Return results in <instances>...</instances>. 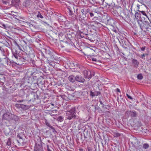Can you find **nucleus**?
<instances>
[{
  "label": "nucleus",
  "mask_w": 151,
  "mask_h": 151,
  "mask_svg": "<svg viewBox=\"0 0 151 151\" xmlns=\"http://www.w3.org/2000/svg\"><path fill=\"white\" fill-rule=\"evenodd\" d=\"M12 52L13 56L14 57L13 61L19 65H21L22 63L25 61L26 58L23 56H20L19 55L18 52L15 49H12Z\"/></svg>",
  "instance_id": "obj_1"
},
{
  "label": "nucleus",
  "mask_w": 151,
  "mask_h": 151,
  "mask_svg": "<svg viewBox=\"0 0 151 151\" xmlns=\"http://www.w3.org/2000/svg\"><path fill=\"white\" fill-rule=\"evenodd\" d=\"M87 24L89 28L93 29L94 30H96L99 28L104 27L102 24L98 22L95 21L89 22Z\"/></svg>",
  "instance_id": "obj_2"
},
{
  "label": "nucleus",
  "mask_w": 151,
  "mask_h": 151,
  "mask_svg": "<svg viewBox=\"0 0 151 151\" xmlns=\"http://www.w3.org/2000/svg\"><path fill=\"white\" fill-rule=\"evenodd\" d=\"M3 119L9 121L12 120L17 121L19 119L18 116L9 112H6L3 114Z\"/></svg>",
  "instance_id": "obj_3"
},
{
  "label": "nucleus",
  "mask_w": 151,
  "mask_h": 151,
  "mask_svg": "<svg viewBox=\"0 0 151 151\" xmlns=\"http://www.w3.org/2000/svg\"><path fill=\"white\" fill-rule=\"evenodd\" d=\"M23 48L24 51L27 55L32 57L35 56L34 50L32 47L26 46L23 47Z\"/></svg>",
  "instance_id": "obj_4"
},
{
  "label": "nucleus",
  "mask_w": 151,
  "mask_h": 151,
  "mask_svg": "<svg viewBox=\"0 0 151 151\" xmlns=\"http://www.w3.org/2000/svg\"><path fill=\"white\" fill-rule=\"evenodd\" d=\"M96 48L93 47V49L88 47L87 48L84 52L85 55L88 56V58H91L92 56L94 55V52L96 50Z\"/></svg>",
  "instance_id": "obj_5"
},
{
  "label": "nucleus",
  "mask_w": 151,
  "mask_h": 151,
  "mask_svg": "<svg viewBox=\"0 0 151 151\" xmlns=\"http://www.w3.org/2000/svg\"><path fill=\"white\" fill-rule=\"evenodd\" d=\"M138 22L140 24L139 26L141 29L143 30H147L150 27H151L148 22H143L141 21H138Z\"/></svg>",
  "instance_id": "obj_6"
},
{
  "label": "nucleus",
  "mask_w": 151,
  "mask_h": 151,
  "mask_svg": "<svg viewBox=\"0 0 151 151\" xmlns=\"http://www.w3.org/2000/svg\"><path fill=\"white\" fill-rule=\"evenodd\" d=\"M75 112L72 111H68L66 112V118L69 120L72 119L73 118H76Z\"/></svg>",
  "instance_id": "obj_7"
},
{
  "label": "nucleus",
  "mask_w": 151,
  "mask_h": 151,
  "mask_svg": "<svg viewBox=\"0 0 151 151\" xmlns=\"http://www.w3.org/2000/svg\"><path fill=\"white\" fill-rule=\"evenodd\" d=\"M36 70L34 69H29L27 72L26 75L28 77L30 78L31 76H33V74H36Z\"/></svg>",
  "instance_id": "obj_8"
},
{
  "label": "nucleus",
  "mask_w": 151,
  "mask_h": 151,
  "mask_svg": "<svg viewBox=\"0 0 151 151\" xmlns=\"http://www.w3.org/2000/svg\"><path fill=\"white\" fill-rule=\"evenodd\" d=\"M34 151H43L42 145L37 143L36 144Z\"/></svg>",
  "instance_id": "obj_9"
},
{
  "label": "nucleus",
  "mask_w": 151,
  "mask_h": 151,
  "mask_svg": "<svg viewBox=\"0 0 151 151\" xmlns=\"http://www.w3.org/2000/svg\"><path fill=\"white\" fill-rule=\"evenodd\" d=\"M75 80L81 83H83L85 80L81 75H77L75 77Z\"/></svg>",
  "instance_id": "obj_10"
},
{
  "label": "nucleus",
  "mask_w": 151,
  "mask_h": 151,
  "mask_svg": "<svg viewBox=\"0 0 151 151\" xmlns=\"http://www.w3.org/2000/svg\"><path fill=\"white\" fill-rule=\"evenodd\" d=\"M49 60H47V62L51 66L54 67L55 66V64L54 63L55 62V60L54 59V57H51Z\"/></svg>",
  "instance_id": "obj_11"
},
{
  "label": "nucleus",
  "mask_w": 151,
  "mask_h": 151,
  "mask_svg": "<svg viewBox=\"0 0 151 151\" xmlns=\"http://www.w3.org/2000/svg\"><path fill=\"white\" fill-rule=\"evenodd\" d=\"M137 9L138 10V11L141 12L143 15L146 17H147V14L145 11H143L142 10H139V9H140V7L142 6V5H139L137 4Z\"/></svg>",
  "instance_id": "obj_12"
},
{
  "label": "nucleus",
  "mask_w": 151,
  "mask_h": 151,
  "mask_svg": "<svg viewBox=\"0 0 151 151\" xmlns=\"http://www.w3.org/2000/svg\"><path fill=\"white\" fill-rule=\"evenodd\" d=\"M83 73L85 77L89 78L91 77V73L90 71L85 70L83 71Z\"/></svg>",
  "instance_id": "obj_13"
},
{
  "label": "nucleus",
  "mask_w": 151,
  "mask_h": 151,
  "mask_svg": "<svg viewBox=\"0 0 151 151\" xmlns=\"http://www.w3.org/2000/svg\"><path fill=\"white\" fill-rule=\"evenodd\" d=\"M65 47L67 48L70 47L72 45L71 41L69 39H66V40H65Z\"/></svg>",
  "instance_id": "obj_14"
},
{
  "label": "nucleus",
  "mask_w": 151,
  "mask_h": 151,
  "mask_svg": "<svg viewBox=\"0 0 151 151\" xmlns=\"http://www.w3.org/2000/svg\"><path fill=\"white\" fill-rule=\"evenodd\" d=\"M126 12V11L124 10H123L121 12L120 15L122 19L124 18V17H127V14Z\"/></svg>",
  "instance_id": "obj_15"
},
{
  "label": "nucleus",
  "mask_w": 151,
  "mask_h": 151,
  "mask_svg": "<svg viewBox=\"0 0 151 151\" xmlns=\"http://www.w3.org/2000/svg\"><path fill=\"white\" fill-rule=\"evenodd\" d=\"M65 40H60V45L62 48L65 47Z\"/></svg>",
  "instance_id": "obj_16"
},
{
  "label": "nucleus",
  "mask_w": 151,
  "mask_h": 151,
  "mask_svg": "<svg viewBox=\"0 0 151 151\" xmlns=\"http://www.w3.org/2000/svg\"><path fill=\"white\" fill-rule=\"evenodd\" d=\"M36 74H33V79L35 80L37 79L40 76L39 73L36 70Z\"/></svg>",
  "instance_id": "obj_17"
},
{
  "label": "nucleus",
  "mask_w": 151,
  "mask_h": 151,
  "mask_svg": "<svg viewBox=\"0 0 151 151\" xmlns=\"http://www.w3.org/2000/svg\"><path fill=\"white\" fill-rule=\"evenodd\" d=\"M114 21L112 19L110 18L107 21V23L109 25L111 26L113 25V24L114 23Z\"/></svg>",
  "instance_id": "obj_18"
},
{
  "label": "nucleus",
  "mask_w": 151,
  "mask_h": 151,
  "mask_svg": "<svg viewBox=\"0 0 151 151\" xmlns=\"http://www.w3.org/2000/svg\"><path fill=\"white\" fill-rule=\"evenodd\" d=\"M132 63L137 67L138 66L139 62L137 60L135 59H133L132 60Z\"/></svg>",
  "instance_id": "obj_19"
},
{
  "label": "nucleus",
  "mask_w": 151,
  "mask_h": 151,
  "mask_svg": "<svg viewBox=\"0 0 151 151\" xmlns=\"http://www.w3.org/2000/svg\"><path fill=\"white\" fill-rule=\"evenodd\" d=\"M69 81L71 82H74L75 81L74 76L73 75L70 76L68 78Z\"/></svg>",
  "instance_id": "obj_20"
},
{
  "label": "nucleus",
  "mask_w": 151,
  "mask_h": 151,
  "mask_svg": "<svg viewBox=\"0 0 151 151\" xmlns=\"http://www.w3.org/2000/svg\"><path fill=\"white\" fill-rule=\"evenodd\" d=\"M128 113H129L130 114L132 117H135L136 116L137 114L135 111H134V112H132L131 111H128Z\"/></svg>",
  "instance_id": "obj_21"
},
{
  "label": "nucleus",
  "mask_w": 151,
  "mask_h": 151,
  "mask_svg": "<svg viewBox=\"0 0 151 151\" xmlns=\"http://www.w3.org/2000/svg\"><path fill=\"white\" fill-rule=\"evenodd\" d=\"M1 64L4 65L5 64L7 63L8 62L7 59V58H4L2 59V60H1Z\"/></svg>",
  "instance_id": "obj_22"
},
{
  "label": "nucleus",
  "mask_w": 151,
  "mask_h": 151,
  "mask_svg": "<svg viewBox=\"0 0 151 151\" xmlns=\"http://www.w3.org/2000/svg\"><path fill=\"white\" fill-rule=\"evenodd\" d=\"M30 4V3L29 1H25L23 3V5L25 6H28Z\"/></svg>",
  "instance_id": "obj_23"
},
{
  "label": "nucleus",
  "mask_w": 151,
  "mask_h": 151,
  "mask_svg": "<svg viewBox=\"0 0 151 151\" xmlns=\"http://www.w3.org/2000/svg\"><path fill=\"white\" fill-rule=\"evenodd\" d=\"M57 111L56 110H54L52 111L49 113V114L52 116L55 115V114H53L55 113H57Z\"/></svg>",
  "instance_id": "obj_24"
},
{
  "label": "nucleus",
  "mask_w": 151,
  "mask_h": 151,
  "mask_svg": "<svg viewBox=\"0 0 151 151\" xmlns=\"http://www.w3.org/2000/svg\"><path fill=\"white\" fill-rule=\"evenodd\" d=\"M56 35H58V37L59 38H60V40L61 39L60 37H62L63 36V34L62 33V32H57L56 33H55Z\"/></svg>",
  "instance_id": "obj_25"
},
{
  "label": "nucleus",
  "mask_w": 151,
  "mask_h": 151,
  "mask_svg": "<svg viewBox=\"0 0 151 151\" xmlns=\"http://www.w3.org/2000/svg\"><path fill=\"white\" fill-rule=\"evenodd\" d=\"M68 10L69 11V15L70 16H72L73 15V11L71 10V9L69 8H68Z\"/></svg>",
  "instance_id": "obj_26"
},
{
  "label": "nucleus",
  "mask_w": 151,
  "mask_h": 151,
  "mask_svg": "<svg viewBox=\"0 0 151 151\" xmlns=\"http://www.w3.org/2000/svg\"><path fill=\"white\" fill-rule=\"evenodd\" d=\"M90 36L93 37V39L92 38H91V40H96L97 38V37L96 35L92 34L90 35Z\"/></svg>",
  "instance_id": "obj_27"
},
{
  "label": "nucleus",
  "mask_w": 151,
  "mask_h": 151,
  "mask_svg": "<svg viewBox=\"0 0 151 151\" xmlns=\"http://www.w3.org/2000/svg\"><path fill=\"white\" fill-rule=\"evenodd\" d=\"M45 123L46 124L47 126L49 127H50V128L52 129L53 128L52 126H51L50 125V124L47 122V121L46 120H45Z\"/></svg>",
  "instance_id": "obj_28"
},
{
  "label": "nucleus",
  "mask_w": 151,
  "mask_h": 151,
  "mask_svg": "<svg viewBox=\"0 0 151 151\" xmlns=\"http://www.w3.org/2000/svg\"><path fill=\"white\" fill-rule=\"evenodd\" d=\"M11 144V139L10 138H9L6 142V145L8 146H10Z\"/></svg>",
  "instance_id": "obj_29"
},
{
  "label": "nucleus",
  "mask_w": 151,
  "mask_h": 151,
  "mask_svg": "<svg viewBox=\"0 0 151 151\" xmlns=\"http://www.w3.org/2000/svg\"><path fill=\"white\" fill-rule=\"evenodd\" d=\"M113 133V135L115 137H117L120 135V134L117 132H114Z\"/></svg>",
  "instance_id": "obj_30"
},
{
  "label": "nucleus",
  "mask_w": 151,
  "mask_h": 151,
  "mask_svg": "<svg viewBox=\"0 0 151 151\" xmlns=\"http://www.w3.org/2000/svg\"><path fill=\"white\" fill-rule=\"evenodd\" d=\"M143 76L141 74L138 75L137 76V78L138 79L142 80L143 78Z\"/></svg>",
  "instance_id": "obj_31"
},
{
  "label": "nucleus",
  "mask_w": 151,
  "mask_h": 151,
  "mask_svg": "<svg viewBox=\"0 0 151 151\" xmlns=\"http://www.w3.org/2000/svg\"><path fill=\"white\" fill-rule=\"evenodd\" d=\"M23 40L25 43H28V42H30V41H31L29 39L27 40V38H24Z\"/></svg>",
  "instance_id": "obj_32"
},
{
  "label": "nucleus",
  "mask_w": 151,
  "mask_h": 151,
  "mask_svg": "<svg viewBox=\"0 0 151 151\" xmlns=\"http://www.w3.org/2000/svg\"><path fill=\"white\" fill-rule=\"evenodd\" d=\"M63 117L62 116H59L58 119V121H60V122H62L63 121Z\"/></svg>",
  "instance_id": "obj_33"
},
{
  "label": "nucleus",
  "mask_w": 151,
  "mask_h": 151,
  "mask_svg": "<svg viewBox=\"0 0 151 151\" xmlns=\"http://www.w3.org/2000/svg\"><path fill=\"white\" fill-rule=\"evenodd\" d=\"M149 147V145L148 144H144L143 145V147L144 148L147 149Z\"/></svg>",
  "instance_id": "obj_34"
},
{
  "label": "nucleus",
  "mask_w": 151,
  "mask_h": 151,
  "mask_svg": "<svg viewBox=\"0 0 151 151\" xmlns=\"http://www.w3.org/2000/svg\"><path fill=\"white\" fill-rule=\"evenodd\" d=\"M90 95L92 96H95V94L94 92H93L92 91H90Z\"/></svg>",
  "instance_id": "obj_35"
},
{
  "label": "nucleus",
  "mask_w": 151,
  "mask_h": 151,
  "mask_svg": "<svg viewBox=\"0 0 151 151\" xmlns=\"http://www.w3.org/2000/svg\"><path fill=\"white\" fill-rule=\"evenodd\" d=\"M37 17H40L41 18H43V17L42 15L40 13H39L37 15Z\"/></svg>",
  "instance_id": "obj_36"
},
{
  "label": "nucleus",
  "mask_w": 151,
  "mask_h": 151,
  "mask_svg": "<svg viewBox=\"0 0 151 151\" xmlns=\"http://www.w3.org/2000/svg\"><path fill=\"white\" fill-rule=\"evenodd\" d=\"M16 106L22 108V106H25L24 105H23L21 104H16Z\"/></svg>",
  "instance_id": "obj_37"
},
{
  "label": "nucleus",
  "mask_w": 151,
  "mask_h": 151,
  "mask_svg": "<svg viewBox=\"0 0 151 151\" xmlns=\"http://www.w3.org/2000/svg\"><path fill=\"white\" fill-rule=\"evenodd\" d=\"M126 95L128 99H130L131 100L133 99L132 98L131 96L129 95L127 93Z\"/></svg>",
  "instance_id": "obj_38"
},
{
  "label": "nucleus",
  "mask_w": 151,
  "mask_h": 151,
  "mask_svg": "<svg viewBox=\"0 0 151 151\" xmlns=\"http://www.w3.org/2000/svg\"><path fill=\"white\" fill-rule=\"evenodd\" d=\"M92 60L93 61H94L96 62L97 61V59L96 58H92Z\"/></svg>",
  "instance_id": "obj_39"
},
{
  "label": "nucleus",
  "mask_w": 151,
  "mask_h": 151,
  "mask_svg": "<svg viewBox=\"0 0 151 151\" xmlns=\"http://www.w3.org/2000/svg\"><path fill=\"white\" fill-rule=\"evenodd\" d=\"M1 25H2V27H3V28H4V29H6V25L4 24H1Z\"/></svg>",
  "instance_id": "obj_40"
},
{
  "label": "nucleus",
  "mask_w": 151,
  "mask_h": 151,
  "mask_svg": "<svg viewBox=\"0 0 151 151\" xmlns=\"http://www.w3.org/2000/svg\"><path fill=\"white\" fill-rule=\"evenodd\" d=\"M81 12L82 14L83 15H84V16H85V14H84V10L83 9H82L81 10Z\"/></svg>",
  "instance_id": "obj_41"
},
{
  "label": "nucleus",
  "mask_w": 151,
  "mask_h": 151,
  "mask_svg": "<svg viewBox=\"0 0 151 151\" xmlns=\"http://www.w3.org/2000/svg\"><path fill=\"white\" fill-rule=\"evenodd\" d=\"M2 1L4 4H6L7 3V1H5L4 0H2Z\"/></svg>",
  "instance_id": "obj_42"
},
{
  "label": "nucleus",
  "mask_w": 151,
  "mask_h": 151,
  "mask_svg": "<svg viewBox=\"0 0 151 151\" xmlns=\"http://www.w3.org/2000/svg\"><path fill=\"white\" fill-rule=\"evenodd\" d=\"M145 47H143L141 48V50H142V51H144L145 50Z\"/></svg>",
  "instance_id": "obj_43"
},
{
  "label": "nucleus",
  "mask_w": 151,
  "mask_h": 151,
  "mask_svg": "<svg viewBox=\"0 0 151 151\" xmlns=\"http://www.w3.org/2000/svg\"><path fill=\"white\" fill-rule=\"evenodd\" d=\"M47 151H52V150L49 148V146L48 145L47 146Z\"/></svg>",
  "instance_id": "obj_44"
},
{
  "label": "nucleus",
  "mask_w": 151,
  "mask_h": 151,
  "mask_svg": "<svg viewBox=\"0 0 151 151\" xmlns=\"http://www.w3.org/2000/svg\"><path fill=\"white\" fill-rule=\"evenodd\" d=\"M90 14L91 17H93V14L92 13H90Z\"/></svg>",
  "instance_id": "obj_45"
},
{
  "label": "nucleus",
  "mask_w": 151,
  "mask_h": 151,
  "mask_svg": "<svg viewBox=\"0 0 151 151\" xmlns=\"http://www.w3.org/2000/svg\"><path fill=\"white\" fill-rule=\"evenodd\" d=\"M145 57V55L144 54H143L141 55V58L143 59Z\"/></svg>",
  "instance_id": "obj_46"
},
{
  "label": "nucleus",
  "mask_w": 151,
  "mask_h": 151,
  "mask_svg": "<svg viewBox=\"0 0 151 151\" xmlns=\"http://www.w3.org/2000/svg\"><path fill=\"white\" fill-rule=\"evenodd\" d=\"M116 91H117L118 92H120V90L119 88H117L116 89Z\"/></svg>",
  "instance_id": "obj_47"
},
{
  "label": "nucleus",
  "mask_w": 151,
  "mask_h": 151,
  "mask_svg": "<svg viewBox=\"0 0 151 151\" xmlns=\"http://www.w3.org/2000/svg\"><path fill=\"white\" fill-rule=\"evenodd\" d=\"M137 14H139L138 13V12H137L136 13H135V16H136V15Z\"/></svg>",
  "instance_id": "obj_48"
},
{
  "label": "nucleus",
  "mask_w": 151,
  "mask_h": 151,
  "mask_svg": "<svg viewBox=\"0 0 151 151\" xmlns=\"http://www.w3.org/2000/svg\"><path fill=\"white\" fill-rule=\"evenodd\" d=\"M23 101V100H22V101L20 100V101H19L20 102H21Z\"/></svg>",
  "instance_id": "obj_49"
},
{
  "label": "nucleus",
  "mask_w": 151,
  "mask_h": 151,
  "mask_svg": "<svg viewBox=\"0 0 151 151\" xmlns=\"http://www.w3.org/2000/svg\"><path fill=\"white\" fill-rule=\"evenodd\" d=\"M51 104L52 105V106H53V104Z\"/></svg>",
  "instance_id": "obj_50"
},
{
  "label": "nucleus",
  "mask_w": 151,
  "mask_h": 151,
  "mask_svg": "<svg viewBox=\"0 0 151 151\" xmlns=\"http://www.w3.org/2000/svg\"><path fill=\"white\" fill-rule=\"evenodd\" d=\"M81 150H82V149H81Z\"/></svg>",
  "instance_id": "obj_51"
},
{
  "label": "nucleus",
  "mask_w": 151,
  "mask_h": 151,
  "mask_svg": "<svg viewBox=\"0 0 151 151\" xmlns=\"http://www.w3.org/2000/svg\"><path fill=\"white\" fill-rule=\"evenodd\" d=\"M81 150H82V149H81Z\"/></svg>",
  "instance_id": "obj_52"
},
{
  "label": "nucleus",
  "mask_w": 151,
  "mask_h": 151,
  "mask_svg": "<svg viewBox=\"0 0 151 151\" xmlns=\"http://www.w3.org/2000/svg\"><path fill=\"white\" fill-rule=\"evenodd\" d=\"M144 7L145 6V5H144Z\"/></svg>",
  "instance_id": "obj_53"
}]
</instances>
